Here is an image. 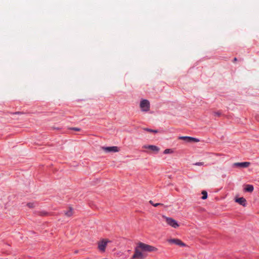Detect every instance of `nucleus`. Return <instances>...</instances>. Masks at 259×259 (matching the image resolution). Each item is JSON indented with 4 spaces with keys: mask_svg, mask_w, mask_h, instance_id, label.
Here are the masks:
<instances>
[{
    "mask_svg": "<svg viewBox=\"0 0 259 259\" xmlns=\"http://www.w3.org/2000/svg\"><path fill=\"white\" fill-rule=\"evenodd\" d=\"M138 244L139 245L140 249L143 252H156L158 250V249L154 246L142 242H139Z\"/></svg>",
    "mask_w": 259,
    "mask_h": 259,
    "instance_id": "f257e3e1",
    "label": "nucleus"
},
{
    "mask_svg": "<svg viewBox=\"0 0 259 259\" xmlns=\"http://www.w3.org/2000/svg\"><path fill=\"white\" fill-rule=\"evenodd\" d=\"M146 255L142 252V251L139 247V245L136 247L135 252L131 259H144Z\"/></svg>",
    "mask_w": 259,
    "mask_h": 259,
    "instance_id": "f03ea898",
    "label": "nucleus"
},
{
    "mask_svg": "<svg viewBox=\"0 0 259 259\" xmlns=\"http://www.w3.org/2000/svg\"><path fill=\"white\" fill-rule=\"evenodd\" d=\"M150 102L148 100L143 99L140 103V107L143 112H148L150 110Z\"/></svg>",
    "mask_w": 259,
    "mask_h": 259,
    "instance_id": "7ed1b4c3",
    "label": "nucleus"
},
{
    "mask_svg": "<svg viewBox=\"0 0 259 259\" xmlns=\"http://www.w3.org/2000/svg\"><path fill=\"white\" fill-rule=\"evenodd\" d=\"M110 241L108 239H102L98 243L99 250L103 252H105L108 243Z\"/></svg>",
    "mask_w": 259,
    "mask_h": 259,
    "instance_id": "20e7f679",
    "label": "nucleus"
},
{
    "mask_svg": "<svg viewBox=\"0 0 259 259\" xmlns=\"http://www.w3.org/2000/svg\"><path fill=\"white\" fill-rule=\"evenodd\" d=\"M163 218L165 219V221L169 226H171L174 228H176L179 227V225L176 220L171 218H168L165 216H163Z\"/></svg>",
    "mask_w": 259,
    "mask_h": 259,
    "instance_id": "39448f33",
    "label": "nucleus"
},
{
    "mask_svg": "<svg viewBox=\"0 0 259 259\" xmlns=\"http://www.w3.org/2000/svg\"><path fill=\"white\" fill-rule=\"evenodd\" d=\"M179 140H182L184 141L185 142L187 143H192V142H199V140L193 138L191 137H188V136H181L178 138Z\"/></svg>",
    "mask_w": 259,
    "mask_h": 259,
    "instance_id": "423d86ee",
    "label": "nucleus"
},
{
    "mask_svg": "<svg viewBox=\"0 0 259 259\" xmlns=\"http://www.w3.org/2000/svg\"><path fill=\"white\" fill-rule=\"evenodd\" d=\"M101 148L106 152H117L119 151V148L117 146L102 147Z\"/></svg>",
    "mask_w": 259,
    "mask_h": 259,
    "instance_id": "0eeeda50",
    "label": "nucleus"
},
{
    "mask_svg": "<svg viewBox=\"0 0 259 259\" xmlns=\"http://www.w3.org/2000/svg\"><path fill=\"white\" fill-rule=\"evenodd\" d=\"M250 164L249 162H236L233 164V166L239 168H245L248 167Z\"/></svg>",
    "mask_w": 259,
    "mask_h": 259,
    "instance_id": "6e6552de",
    "label": "nucleus"
},
{
    "mask_svg": "<svg viewBox=\"0 0 259 259\" xmlns=\"http://www.w3.org/2000/svg\"><path fill=\"white\" fill-rule=\"evenodd\" d=\"M170 243H174L180 246H186V245L179 239H171L168 240Z\"/></svg>",
    "mask_w": 259,
    "mask_h": 259,
    "instance_id": "1a4fd4ad",
    "label": "nucleus"
},
{
    "mask_svg": "<svg viewBox=\"0 0 259 259\" xmlns=\"http://www.w3.org/2000/svg\"><path fill=\"white\" fill-rule=\"evenodd\" d=\"M143 148L150 149V150L155 152V153H157L159 151V148L155 145H145L143 146Z\"/></svg>",
    "mask_w": 259,
    "mask_h": 259,
    "instance_id": "9d476101",
    "label": "nucleus"
},
{
    "mask_svg": "<svg viewBox=\"0 0 259 259\" xmlns=\"http://www.w3.org/2000/svg\"><path fill=\"white\" fill-rule=\"evenodd\" d=\"M235 201L243 206H246V200L243 197L237 198Z\"/></svg>",
    "mask_w": 259,
    "mask_h": 259,
    "instance_id": "9b49d317",
    "label": "nucleus"
},
{
    "mask_svg": "<svg viewBox=\"0 0 259 259\" xmlns=\"http://www.w3.org/2000/svg\"><path fill=\"white\" fill-rule=\"evenodd\" d=\"M245 190L246 192H251L253 190V187L252 185H247L245 188Z\"/></svg>",
    "mask_w": 259,
    "mask_h": 259,
    "instance_id": "f8f14e48",
    "label": "nucleus"
},
{
    "mask_svg": "<svg viewBox=\"0 0 259 259\" xmlns=\"http://www.w3.org/2000/svg\"><path fill=\"white\" fill-rule=\"evenodd\" d=\"M65 214L67 217H71L73 214V210L72 208H69L67 211H65Z\"/></svg>",
    "mask_w": 259,
    "mask_h": 259,
    "instance_id": "ddd939ff",
    "label": "nucleus"
},
{
    "mask_svg": "<svg viewBox=\"0 0 259 259\" xmlns=\"http://www.w3.org/2000/svg\"><path fill=\"white\" fill-rule=\"evenodd\" d=\"M150 203L153 206L155 207H157L158 206L163 205V204L160 203H154L152 200L149 201Z\"/></svg>",
    "mask_w": 259,
    "mask_h": 259,
    "instance_id": "4468645a",
    "label": "nucleus"
},
{
    "mask_svg": "<svg viewBox=\"0 0 259 259\" xmlns=\"http://www.w3.org/2000/svg\"><path fill=\"white\" fill-rule=\"evenodd\" d=\"M173 152V151L171 149H166L164 150L163 153L164 154H169V153H172Z\"/></svg>",
    "mask_w": 259,
    "mask_h": 259,
    "instance_id": "2eb2a0df",
    "label": "nucleus"
},
{
    "mask_svg": "<svg viewBox=\"0 0 259 259\" xmlns=\"http://www.w3.org/2000/svg\"><path fill=\"white\" fill-rule=\"evenodd\" d=\"M202 194L203 195L202 197V199H205L207 197V193L205 191H203L202 192Z\"/></svg>",
    "mask_w": 259,
    "mask_h": 259,
    "instance_id": "dca6fc26",
    "label": "nucleus"
},
{
    "mask_svg": "<svg viewBox=\"0 0 259 259\" xmlns=\"http://www.w3.org/2000/svg\"><path fill=\"white\" fill-rule=\"evenodd\" d=\"M144 130L145 131H146L147 132H153L154 133H157L158 132L157 130H151V129H150V128H144Z\"/></svg>",
    "mask_w": 259,
    "mask_h": 259,
    "instance_id": "f3484780",
    "label": "nucleus"
},
{
    "mask_svg": "<svg viewBox=\"0 0 259 259\" xmlns=\"http://www.w3.org/2000/svg\"><path fill=\"white\" fill-rule=\"evenodd\" d=\"M27 205L28 207L31 208L34 207V204L33 203H28L27 204Z\"/></svg>",
    "mask_w": 259,
    "mask_h": 259,
    "instance_id": "a211bd4d",
    "label": "nucleus"
},
{
    "mask_svg": "<svg viewBox=\"0 0 259 259\" xmlns=\"http://www.w3.org/2000/svg\"><path fill=\"white\" fill-rule=\"evenodd\" d=\"M71 129L72 130H74L75 131H77V132H79V131H80V129L79 128H78V127H72Z\"/></svg>",
    "mask_w": 259,
    "mask_h": 259,
    "instance_id": "6ab92c4d",
    "label": "nucleus"
},
{
    "mask_svg": "<svg viewBox=\"0 0 259 259\" xmlns=\"http://www.w3.org/2000/svg\"><path fill=\"white\" fill-rule=\"evenodd\" d=\"M203 164V162H197L195 163L196 165H202Z\"/></svg>",
    "mask_w": 259,
    "mask_h": 259,
    "instance_id": "aec40b11",
    "label": "nucleus"
},
{
    "mask_svg": "<svg viewBox=\"0 0 259 259\" xmlns=\"http://www.w3.org/2000/svg\"><path fill=\"white\" fill-rule=\"evenodd\" d=\"M13 114H22V112H16L15 113H13Z\"/></svg>",
    "mask_w": 259,
    "mask_h": 259,
    "instance_id": "412c9836",
    "label": "nucleus"
},
{
    "mask_svg": "<svg viewBox=\"0 0 259 259\" xmlns=\"http://www.w3.org/2000/svg\"><path fill=\"white\" fill-rule=\"evenodd\" d=\"M221 113L219 112H214V115L217 116H220Z\"/></svg>",
    "mask_w": 259,
    "mask_h": 259,
    "instance_id": "4be33fe9",
    "label": "nucleus"
},
{
    "mask_svg": "<svg viewBox=\"0 0 259 259\" xmlns=\"http://www.w3.org/2000/svg\"><path fill=\"white\" fill-rule=\"evenodd\" d=\"M237 58H235L234 59V62H235V61H237Z\"/></svg>",
    "mask_w": 259,
    "mask_h": 259,
    "instance_id": "5701e85b",
    "label": "nucleus"
},
{
    "mask_svg": "<svg viewBox=\"0 0 259 259\" xmlns=\"http://www.w3.org/2000/svg\"><path fill=\"white\" fill-rule=\"evenodd\" d=\"M46 212H44V213H42V214H41V215H45V214H46Z\"/></svg>",
    "mask_w": 259,
    "mask_h": 259,
    "instance_id": "b1692460",
    "label": "nucleus"
}]
</instances>
